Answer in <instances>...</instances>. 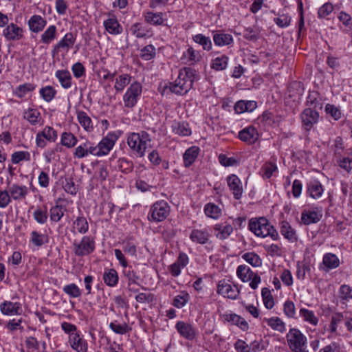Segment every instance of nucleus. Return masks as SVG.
I'll return each mask as SVG.
<instances>
[{
  "label": "nucleus",
  "mask_w": 352,
  "mask_h": 352,
  "mask_svg": "<svg viewBox=\"0 0 352 352\" xmlns=\"http://www.w3.org/2000/svg\"><path fill=\"white\" fill-rule=\"evenodd\" d=\"M195 71L190 67L179 70L178 77L170 85V90L179 95L186 94L192 87L195 80Z\"/></svg>",
  "instance_id": "1"
},
{
  "label": "nucleus",
  "mask_w": 352,
  "mask_h": 352,
  "mask_svg": "<svg viewBox=\"0 0 352 352\" xmlns=\"http://www.w3.org/2000/svg\"><path fill=\"white\" fill-rule=\"evenodd\" d=\"M248 228L257 236L264 238L269 236L273 240L278 239V232L265 217L252 218Z\"/></svg>",
  "instance_id": "2"
},
{
  "label": "nucleus",
  "mask_w": 352,
  "mask_h": 352,
  "mask_svg": "<svg viewBox=\"0 0 352 352\" xmlns=\"http://www.w3.org/2000/svg\"><path fill=\"white\" fill-rule=\"evenodd\" d=\"M150 142V135L146 131L131 133L127 138V144L140 157H143L145 155L148 144Z\"/></svg>",
  "instance_id": "3"
},
{
  "label": "nucleus",
  "mask_w": 352,
  "mask_h": 352,
  "mask_svg": "<svg viewBox=\"0 0 352 352\" xmlns=\"http://www.w3.org/2000/svg\"><path fill=\"white\" fill-rule=\"evenodd\" d=\"M96 249V242L94 237L84 236L80 241L73 243V252L77 256H85L92 254Z\"/></svg>",
  "instance_id": "4"
},
{
  "label": "nucleus",
  "mask_w": 352,
  "mask_h": 352,
  "mask_svg": "<svg viewBox=\"0 0 352 352\" xmlns=\"http://www.w3.org/2000/svg\"><path fill=\"white\" fill-rule=\"evenodd\" d=\"M170 213V206L165 201L155 202L151 208L149 220L160 222L164 220Z\"/></svg>",
  "instance_id": "5"
},
{
  "label": "nucleus",
  "mask_w": 352,
  "mask_h": 352,
  "mask_svg": "<svg viewBox=\"0 0 352 352\" xmlns=\"http://www.w3.org/2000/svg\"><path fill=\"white\" fill-rule=\"evenodd\" d=\"M217 293L219 295L232 300H236L240 295V289L236 285H231L228 280L225 279L218 282Z\"/></svg>",
  "instance_id": "6"
},
{
  "label": "nucleus",
  "mask_w": 352,
  "mask_h": 352,
  "mask_svg": "<svg viewBox=\"0 0 352 352\" xmlns=\"http://www.w3.org/2000/svg\"><path fill=\"white\" fill-rule=\"evenodd\" d=\"M142 93V85L138 82H134L127 89L123 96L124 106L127 108H133L138 102Z\"/></svg>",
  "instance_id": "7"
},
{
  "label": "nucleus",
  "mask_w": 352,
  "mask_h": 352,
  "mask_svg": "<svg viewBox=\"0 0 352 352\" xmlns=\"http://www.w3.org/2000/svg\"><path fill=\"white\" fill-rule=\"evenodd\" d=\"M286 337L288 345L292 351L304 347L307 342L305 336L295 328L291 329Z\"/></svg>",
  "instance_id": "8"
},
{
  "label": "nucleus",
  "mask_w": 352,
  "mask_h": 352,
  "mask_svg": "<svg viewBox=\"0 0 352 352\" xmlns=\"http://www.w3.org/2000/svg\"><path fill=\"white\" fill-rule=\"evenodd\" d=\"M319 113L312 107H308L303 110L300 114L301 122L306 131L311 129L314 124L319 120Z\"/></svg>",
  "instance_id": "9"
},
{
  "label": "nucleus",
  "mask_w": 352,
  "mask_h": 352,
  "mask_svg": "<svg viewBox=\"0 0 352 352\" xmlns=\"http://www.w3.org/2000/svg\"><path fill=\"white\" fill-rule=\"evenodd\" d=\"M120 135V131L110 132L98 144L100 156L106 155L109 153Z\"/></svg>",
  "instance_id": "10"
},
{
  "label": "nucleus",
  "mask_w": 352,
  "mask_h": 352,
  "mask_svg": "<svg viewBox=\"0 0 352 352\" xmlns=\"http://www.w3.org/2000/svg\"><path fill=\"white\" fill-rule=\"evenodd\" d=\"M69 344L76 352H87L88 343L80 333H72L69 337Z\"/></svg>",
  "instance_id": "11"
},
{
  "label": "nucleus",
  "mask_w": 352,
  "mask_h": 352,
  "mask_svg": "<svg viewBox=\"0 0 352 352\" xmlns=\"http://www.w3.org/2000/svg\"><path fill=\"white\" fill-rule=\"evenodd\" d=\"M8 189L11 199L14 201H22L29 193V189L26 186L19 184H13L9 186Z\"/></svg>",
  "instance_id": "12"
},
{
  "label": "nucleus",
  "mask_w": 352,
  "mask_h": 352,
  "mask_svg": "<svg viewBox=\"0 0 352 352\" xmlns=\"http://www.w3.org/2000/svg\"><path fill=\"white\" fill-rule=\"evenodd\" d=\"M213 229L215 236L220 240L228 239L234 230L232 225L228 221L217 223Z\"/></svg>",
  "instance_id": "13"
},
{
  "label": "nucleus",
  "mask_w": 352,
  "mask_h": 352,
  "mask_svg": "<svg viewBox=\"0 0 352 352\" xmlns=\"http://www.w3.org/2000/svg\"><path fill=\"white\" fill-rule=\"evenodd\" d=\"M0 310L3 315L6 316L21 315L23 311L20 302L9 300H5L0 305Z\"/></svg>",
  "instance_id": "14"
},
{
  "label": "nucleus",
  "mask_w": 352,
  "mask_h": 352,
  "mask_svg": "<svg viewBox=\"0 0 352 352\" xmlns=\"http://www.w3.org/2000/svg\"><path fill=\"white\" fill-rule=\"evenodd\" d=\"M3 34L8 41H19L23 37V30L12 23L3 30Z\"/></svg>",
  "instance_id": "15"
},
{
  "label": "nucleus",
  "mask_w": 352,
  "mask_h": 352,
  "mask_svg": "<svg viewBox=\"0 0 352 352\" xmlns=\"http://www.w3.org/2000/svg\"><path fill=\"white\" fill-rule=\"evenodd\" d=\"M226 180L234 199H239L243 193V187L240 179L236 175L232 174L227 177Z\"/></svg>",
  "instance_id": "16"
},
{
  "label": "nucleus",
  "mask_w": 352,
  "mask_h": 352,
  "mask_svg": "<svg viewBox=\"0 0 352 352\" xmlns=\"http://www.w3.org/2000/svg\"><path fill=\"white\" fill-rule=\"evenodd\" d=\"M258 133L253 126L243 129L239 133V138L248 144H254L258 139Z\"/></svg>",
  "instance_id": "17"
},
{
  "label": "nucleus",
  "mask_w": 352,
  "mask_h": 352,
  "mask_svg": "<svg viewBox=\"0 0 352 352\" xmlns=\"http://www.w3.org/2000/svg\"><path fill=\"white\" fill-rule=\"evenodd\" d=\"M340 264L338 257L333 253H326L322 258L320 269L325 272L336 269Z\"/></svg>",
  "instance_id": "18"
},
{
  "label": "nucleus",
  "mask_w": 352,
  "mask_h": 352,
  "mask_svg": "<svg viewBox=\"0 0 352 352\" xmlns=\"http://www.w3.org/2000/svg\"><path fill=\"white\" fill-rule=\"evenodd\" d=\"M175 328L179 335L187 340H192L195 337V330L189 323L179 321L176 323Z\"/></svg>",
  "instance_id": "19"
},
{
  "label": "nucleus",
  "mask_w": 352,
  "mask_h": 352,
  "mask_svg": "<svg viewBox=\"0 0 352 352\" xmlns=\"http://www.w3.org/2000/svg\"><path fill=\"white\" fill-rule=\"evenodd\" d=\"M76 41V38L73 34L69 32L67 33L65 36L54 46L52 51L53 54H58L60 49L66 50L67 51L71 48Z\"/></svg>",
  "instance_id": "20"
},
{
  "label": "nucleus",
  "mask_w": 352,
  "mask_h": 352,
  "mask_svg": "<svg viewBox=\"0 0 352 352\" xmlns=\"http://www.w3.org/2000/svg\"><path fill=\"white\" fill-rule=\"evenodd\" d=\"M47 24V21L40 15H33L28 21L30 30L35 33L41 32Z\"/></svg>",
  "instance_id": "21"
},
{
  "label": "nucleus",
  "mask_w": 352,
  "mask_h": 352,
  "mask_svg": "<svg viewBox=\"0 0 352 352\" xmlns=\"http://www.w3.org/2000/svg\"><path fill=\"white\" fill-rule=\"evenodd\" d=\"M210 234L206 230L193 229L189 236L190 240L199 244H206L209 241Z\"/></svg>",
  "instance_id": "22"
},
{
  "label": "nucleus",
  "mask_w": 352,
  "mask_h": 352,
  "mask_svg": "<svg viewBox=\"0 0 352 352\" xmlns=\"http://www.w3.org/2000/svg\"><path fill=\"white\" fill-rule=\"evenodd\" d=\"M144 21L153 25H164V19L163 18L164 14L162 12H153L147 11L144 12Z\"/></svg>",
  "instance_id": "23"
},
{
  "label": "nucleus",
  "mask_w": 352,
  "mask_h": 352,
  "mask_svg": "<svg viewBox=\"0 0 352 352\" xmlns=\"http://www.w3.org/2000/svg\"><path fill=\"white\" fill-rule=\"evenodd\" d=\"M321 217L320 211L304 210L301 214V221L305 225L317 223Z\"/></svg>",
  "instance_id": "24"
},
{
  "label": "nucleus",
  "mask_w": 352,
  "mask_h": 352,
  "mask_svg": "<svg viewBox=\"0 0 352 352\" xmlns=\"http://www.w3.org/2000/svg\"><path fill=\"white\" fill-rule=\"evenodd\" d=\"M23 118L32 125H43V124L41 113L36 109H28L24 112Z\"/></svg>",
  "instance_id": "25"
},
{
  "label": "nucleus",
  "mask_w": 352,
  "mask_h": 352,
  "mask_svg": "<svg viewBox=\"0 0 352 352\" xmlns=\"http://www.w3.org/2000/svg\"><path fill=\"white\" fill-rule=\"evenodd\" d=\"M55 76L58 78L62 87L64 89H69L72 87V77L68 70H58L55 73Z\"/></svg>",
  "instance_id": "26"
},
{
  "label": "nucleus",
  "mask_w": 352,
  "mask_h": 352,
  "mask_svg": "<svg viewBox=\"0 0 352 352\" xmlns=\"http://www.w3.org/2000/svg\"><path fill=\"white\" fill-rule=\"evenodd\" d=\"M223 317L226 320L238 326L243 331H247L249 328L248 323L245 319L236 314H225Z\"/></svg>",
  "instance_id": "27"
},
{
  "label": "nucleus",
  "mask_w": 352,
  "mask_h": 352,
  "mask_svg": "<svg viewBox=\"0 0 352 352\" xmlns=\"http://www.w3.org/2000/svg\"><path fill=\"white\" fill-rule=\"evenodd\" d=\"M72 229L74 232H78L85 234L89 230V223L86 217L83 216L78 217L73 222Z\"/></svg>",
  "instance_id": "28"
},
{
  "label": "nucleus",
  "mask_w": 352,
  "mask_h": 352,
  "mask_svg": "<svg viewBox=\"0 0 352 352\" xmlns=\"http://www.w3.org/2000/svg\"><path fill=\"white\" fill-rule=\"evenodd\" d=\"M105 30L111 34H119L122 31V28L117 19L113 16L104 21Z\"/></svg>",
  "instance_id": "29"
},
{
  "label": "nucleus",
  "mask_w": 352,
  "mask_h": 352,
  "mask_svg": "<svg viewBox=\"0 0 352 352\" xmlns=\"http://www.w3.org/2000/svg\"><path fill=\"white\" fill-rule=\"evenodd\" d=\"M280 232L281 234L289 241L294 242L296 241V232L287 221H283L280 222Z\"/></svg>",
  "instance_id": "30"
},
{
  "label": "nucleus",
  "mask_w": 352,
  "mask_h": 352,
  "mask_svg": "<svg viewBox=\"0 0 352 352\" xmlns=\"http://www.w3.org/2000/svg\"><path fill=\"white\" fill-rule=\"evenodd\" d=\"M199 152V148L197 146H191L188 148L183 156L184 164L186 167H189L197 159Z\"/></svg>",
  "instance_id": "31"
},
{
  "label": "nucleus",
  "mask_w": 352,
  "mask_h": 352,
  "mask_svg": "<svg viewBox=\"0 0 352 352\" xmlns=\"http://www.w3.org/2000/svg\"><path fill=\"white\" fill-rule=\"evenodd\" d=\"M77 119L82 127L88 132L93 131L94 126L91 118L82 111H77Z\"/></svg>",
  "instance_id": "32"
},
{
  "label": "nucleus",
  "mask_w": 352,
  "mask_h": 352,
  "mask_svg": "<svg viewBox=\"0 0 352 352\" xmlns=\"http://www.w3.org/2000/svg\"><path fill=\"white\" fill-rule=\"evenodd\" d=\"M307 192L314 199L320 197L323 192V188L318 180L311 181L307 185Z\"/></svg>",
  "instance_id": "33"
},
{
  "label": "nucleus",
  "mask_w": 352,
  "mask_h": 352,
  "mask_svg": "<svg viewBox=\"0 0 352 352\" xmlns=\"http://www.w3.org/2000/svg\"><path fill=\"white\" fill-rule=\"evenodd\" d=\"M66 211L65 207L59 205L58 201L54 206H52L50 210V220L53 222L57 223L61 220Z\"/></svg>",
  "instance_id": "34"
},
{
  "label": "nucleus",
  "mask_w": 352,
  "mask_h": 352,
  "mask_svg": "<svg viewBox=\"0 0 352 352\" xmlns=\"http://www.w3.org/2000/svg\"><path fill=\"white\" fill-rule=\"evenodd\" d=\"M254 274V272L245 265H241L236 269V275L243 283L250 281Z\"/></svg>",
  "instance_id": "35"
},
{
  "label": "nucleus",
  "mask_w": 352,
  "mask_h": 352,
  "mask_svg": "<svg viewBox=\"0 0 352 352\" xmlns=\"http://www.w3.org/2000/svg\"><path fill=\"white\" fill-rule=\"evenodd\" d=\"M78 142L75 135L71 132H63L60 136V144L68 148H74Z\"/></svg>",
  "instance_id": "36"
},
{
  "label": "nucleus",
  "mask_w": 352,
  "mask_h": 352,
  "mask_svg": "<svg viewBox=\"0 0 352 352\" xmlns=\"http://www.w3.org/2000/svg\"><path fill=\"white\" fill-rule=\"evenodd\" d=\"M49 241L48 235L34 230L30 234V242L36 247H41Z\"/></svg>",
  "instance_id": "37"
},
{
  "label": "nucleus",
  "mask_w": 352,
  "mask_h": 352,
  "mask_svg": "<svg viewBox=\"0 0 352 352\" xmlns=\"http://www.w3.org/2000/svg\"><path fill=\"white\" fill-rule=\"evenodd\" d=\"M131 76L128 74L119 75L115 78L114 89L117 92H122L131 82Z\"/></svg>",
  "instance_id": "38"
},
{
  "label": "nucleus",
  "mask_w": 352,
  "mask_h": 352,
  "mask_svg": "<svg viewBox=\"0 0 352 352\" xmlns=\"http://www.w3.org/2000/svg\"><path fill=\"white\" fill-rule=\"evenodd\" d=\"M300 316L305 322L309 323L313 326H316L318 323V318L314 312L306 308H301L299 311Z\"/></svg>",
  "instance_id": "39"
},
{
  "label": "nucleus",
  "mask_w": 352,
  "mask_h": 352,
  "mask_svg": "<svg viewBox=\"0 0 352 352\" xmlns=\"http://www.w3.org/2000/svg\"><path fill=\"white\" fill-rule=\"evenodd\" d=\"M104 282L109 287H114L118 283V274L116 270L109 269L103 274Z\"/></svg>",
  "instance_id": "40"
},
{
  "label": "nucleus",
  "mask_w": 352,
  "mask_h": 352,
  "mask_svg": "<svg viewBox=\"0 0 352 352\" xmlns=\"http://www.w3.org/2000/svg\"><path fill=\"white\" fill-rule=\"evenodd\" d=\"M56 34V27L54 25H50L41 35V41L45 44H49L55 39Z\"/></svg>",
  "instance_id": "41"
},
{
  "label": "nucleus",
  "mask_w": 352,
  "mask_h": 352,
  "mask_svg": "<svg viewBox=\"0 0 352 352\" xmlns=\"http://www.w3.org/2000/svg\"><path fill=\"white\" fill-rule=\"evenodd\" d=\"M267 324L274 330L283 333L285 331V322L278 317H272L270 318H265Z\"/></svg>",
  "instance_id": "42"
},
{
  "label": "nucleus",
  "mask_w": 352,
  "mask_h": 352,
  "mask_svg": "<svg viewBox=\"0 0 352 352\" xmlns=\"http://www.w3.org/2000/svg\"><path fill=\"white\" fill-rule=\"evenodd\" d=\"M204 212L208 217L217 219L221 215V208L213 203H208L204 207Z\"/></svg>",
  "instance_id": "43"
},
{
  "label": "nucleus",
  "mask_w": 352,
  "mask_h": 352,
  "mask_svg": "<svg viewBox=\"0 0 352 352\" xmlns=\"http://www.w3.org/2000/svg\"><path fill=\"white\" fill-rule=\"evenodd\" d=\"M39 93L45 101L50 102L55 98L57 91L54 87L47 85L42 87L40 89Z\"/></svg>",
  "instance_id": "44"
},
{
  "label": "nucleus",
  "mask_w": 352,
  "mask_h": 352,
  "mask_svg": "<svg viewBox=\"0 0 352 352\" xmlns=\"http://www.w3.org/2000/svg\"><path fill=\"white\" fill-rule=\"evenodd\" d=\"M214 44L219 46L228 45L232 43V36L229 34H216L213 36Z\"/></svg>",
  "instance_id": "45"
},
{
  "label": "nucleus",
  "mask_w": 352,
  "mask_h": 352,
  "mask_svg": "<svg viewBox=\"0 0 352 352\" xmlns=\"http://www.w3.org/2000/svg\"><path fill=\"white\" fill-rule=\"evenodd\" d=\"M63 291L73 298H80L82 295L80 289L75 283L66 285L63 287Z\"/></svg>",
  "instance_id": "46"
},
{
  "label": "nucleus",
  "mask_w": 352,
  "mask_h": 352,
  "mask_svg": "<svg viewBox=\"0 0 352 352\" xmlns=\"http://www.w3.org/2000/svg\"><path fill=\"white\" fill-rule=\"evenodd\" d=\"M228 57L226 55L215 58L212 60L211 67L217 71H221L227 67Z\"/></svg>",
  "instance_id": "47"
},
{
  "label": "nucleus",
  "mask_w": 352,
  "mask_h": 352,
  "mask_svg": "<svg viewBox=\"0 0 352 352\" xmlns=\"http://www.w3.org/2000/svg\"><path fill=\"white\" fill-rule=\"evenodd\" d=\"M242 258L253 267H259L262 265V260L254 252H246L242 255Z\"/></svg>",
  "instance_id": "48"
},
{
  "label": "nucleus",
  "mask_w": 352,
  "mask_h": 352,
  "mask_svg": "<svg viewBox=\"0 0 352 352\" xmlns=\"http://www.w3.org/2000/svg\"><path fill=\"white\" fill-rule=\"evenodd\" d=\"M193 41L202 46L204 50L209 51L212 48V42L209 37L198 34L192 37Z\"/></svg>",
  "instance_id": "49"
},
{
  "label": "nucleus",
  "mask_w": 352,
  "mask_h": 352,
  "mask_svg": "<svg viewBox=\"0 0 352 352\" xmlns=\"http://www.w3.org/2000/svg\"><path fill=\"white\" fill-rule=\"evenodd\" d=\"M110 329L116 333L124 335L131 331V327L126 323L122 324L118 323L117 321H114L110 323Z\"/></svg>",
  "instance_id": "50"
},
{
  "label": "nucleus",
  "mask_w": 352,
  "mask_h": 352,
  "mask_svg": "<svg viewBox=\"0 0 352 352\" xmlns=\"http://www.w3.org/2000/svg\"><path fill=\"white\" fill-rule=\"evenodd\" d=\"M331 149L334 153L336 157H341L343 155L344 146L342 138L340 136L336 137L333 140V144L331 145Z\"/></svg>",
  "instance_id": "51"
},
{
  "label": "nucleus",
  "mask_w": 352,
  "mask_h": 352,
  "mask_svg": "<svg viewBox=\"0 0 352 352\" xmlns=\"http://www.w3.org/2000/svg\"><path fill=\"white\" fill-rule=\"evenodd\" d=\"M31 155L28 151H16L11 155V161L13 164H17L22 161H30Z\"/></svg>",
  "instance_id": "52"
},
{
  "label": "nucleus",
  "mask_w": 352,
  "mask_h": 352,
  "mask_svg": "<svg viewBox=\"0 0 352 352\" xmlns=\"http://www.w3.org/2000/svg\"><path fill=\"white\" fill-rule=\"evenodd\" d=\"M118 167L121 172L129 173L133 169V163L127 158L121 157L118 160Z\"/></svg>",
  "instance_id": "53"
},
{
  "label": "nucleus",
  "mask_w": 352,
  "mask_h": 352,
  "mask_svg": "<svg viewBox=\"0 0 352 352\" xmlns=\"http://www.w3.org/2000/svg\"><path fill=\"white\" fill-rule=\"evenodd\" d=\"M261 296L265 307L268 309H271L274 305V301L271 291L268 288L264 287L262 289Z\"/></svg>",
  "instance_id": "54"
},
{
  "label": "nucleus",
  "mask_w": 352,
  "mask_h": 352,
  "mask_svg": "<svg viewBox=\"0 0 352 352\" xmlns=\"http://www.w3.org/2000/svg\"><path fill=\"white\" fill-rule=\"evenodd\" d=\"M130 30L136 38H141L147 36L148 31L140 23L133 24L130 28Z\"/></svg>",
  "instance_id": "55"
},
{
  "label": "nucleus",
  "mask_w": 352,
  "mask_h": 352,
  "mask_svg": "<svg viewBox=\"0 0 352 352\" xmlns=\"http://www.w3.org/2000/svg\"><path fill=\"white\" fill-rule=\"evenodd\" d=\"M35 85L32 83H25L16 87L14 94L20 98H23L28 92L34 90Z\"/></svg>",
  "instance_id": "56"
},
{
  "label": "nucleus",
  "mask_w": 352,
  "mask_h": 352,
  "mask_svg": "<svg viewBox=\"0 0 352 352\" xmlns=\"http://www.w3.org/2000/svg\"><path fill=\"white\" fill-rule=\"evenodd\" d=\"M38 133L49 142H54L57 139V132L51 126H46L42 131Z\"/></svg>",
  "instance_id": "57"
},
{
  "label": "nucleus",
  "mask_w": 352,
  "mask_h": 352,
  "mask_svg": "<svg viewBox=\"0 0 352 352\" xmlns=\"http://www.w3.org/2000/svg\"><path fill=\"white\" fill-rule=\"evenodd\" d=\"M307 104L312 106V108L318 107L320 109L322 108V103L320 102V99L319 98V94L317 91H311L309 92L307 99Z\"/></svg>",
  "instance_id": "58"
},
{
  "label": "nucleus",
  "mask_w": 352,
  "mask_h": 352,
  "mask_svg": "<svg viewBox=\"0 0 352 352\" xmlns=\"http://www.w3.org/2000/svg\"><path fill=\"white\" fill-rule=\"evenodd\" d=\"M260 31L257 28H247L244 30L243 36L249 41H256L258 39Z\"/></svg>",
  "instance_id": "59"
},
{
  "label": "nucleus",
  "mask_w": 352,
  "mask_h": 352,
  "mask_svg": "<svg viewBox=\"0 0 352 352\" xmlns=\"http://www.w3.org/2000/svg\"><path fill=\"white\" fill-rule=\"evenodd\" d=\"M155 56V48L152 45H148L141 50L140 57L145 60H149Z\"/></svg>",
  "instance_id": "60"
},
{
  "label": "nucleus",
  "mask_w": 352,
  "mask_h": 352,
  "mask_svg": "<svg viewBox=\"0 0 352 352\" xmlns=\"http://www.w3.org/2000/svg\"><path fill=\"white\" fill-rule=\"evenodd\" d=\"M123 273L128 279V286L129 289H132L131 287V285L137 283V280L139 279V276L134 272L131 267L124 268Z\"/></svg>",
  "instance_id": "61"
},
{
  "label": "nucleus",
  "mask_w": 352,
  "mask_h": 352,
  "mask_svg": "<svg viewBox=\"0 0 352 352\" xmlns=\"http://www.w3.org/2000/svg\"><path fill=\"white\" fill-rule=\"evenodd\" d=\"M173 131H175V133L183 136H188L191 133V131L188 127V124L184 122H179L175 124V125L173 126Z\"/></svg>",
  "instance_id": "62"
},
{
  "label": "nucleus",
  "mask_w": 352,
  "mask_h": 352,
  "mask_svg": "<svg viewBox=\"0 0 352 352\" xmlns=\"http://www.w3.org/2000/svg\"><path fill=\"white\" fill-rule=\"evenodd\" d=\"M284 314L288 317L292 318H296V307L294 303L291 300H287L283 305Z\"/></svg>",
  "instance_id": "63"
},
{
  "label": "nucleus",
  "mask_w": 352,
  "mask_h": 352,
  "mask_svg": "<svg viewBox=\"0 0 352 352\" xmlns=\"http://www.w3.org/2000/svg\"><path fill=\"white\" fill-rule=\"evenodd\" d=\"M339 295L340 298L343 300H352V287L348 285H341L339 289Z\"/></svg>",
  "instance_id": "64"
}]
</instances>
